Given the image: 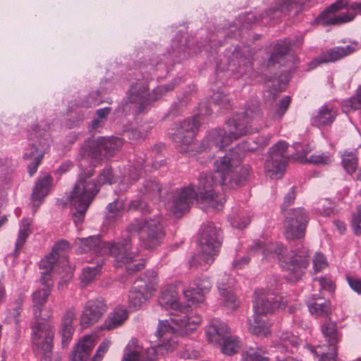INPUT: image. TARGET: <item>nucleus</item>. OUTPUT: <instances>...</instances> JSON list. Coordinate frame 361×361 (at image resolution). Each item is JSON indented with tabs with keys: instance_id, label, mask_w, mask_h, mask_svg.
Segmentation results:
<instances>
[{
	"instance_id": "obj_31",
	"label": "nucleus",
	"mask_w": 361,
	"mask_h": 361,
	"mask_svg": "<svg viewBox=\"0 0 361 361\" xmlns=\"http://www.w3.org/2000/svg\"><path fill=\"white\" fill-rule=\"evenodd\" d=\"M233 283L231 281L225 283L224 279L218 282V289L221 297V300L224 305L229 310H235L238 305L235 295L230 289V286Z\"/></svg>"
},
{
	"instance_id": "obj_27",
	"label": "nucleus",
	"mask_w": 361,
	"mask_h": 361,
	"mask_svg": "<svg viewBox=\"0 0 361 361\" xmlns=\"http://www.w3.org/2000/svg\"><path fill=\"white\" fill-rule=\"evenodd\" d=\"M336 116V110L333 106L324 104L312 116L311 122L317 127L327 126L334 121Z\"/></svg>"
},
{
	"instance_id": "obj_54",
	"label": "nucleus",
	"mask_w": 361,
	"mask_h": 361,
	"mask_svg": "<svg viewBox=\"0 0 361 361\" xmlns=\"http://www.w3.org/2000/svg\"><path fill=\"white\" fill-rule=\"evenodd\" d=\"M110 346V342L107 340H104L99 345L95 355L92 358V361H101L104 355L107 352Z\"/></svg>"
},
{
	"instance_id": "obj_20",
	"label": "nucleus",
	"mask_w": 361,
	"mask_h": 361,
	"mask_svg": "<svg viewBox=\"0 0 361 361\" xmlns=\"http://www.w3.org/2000/svg\"><path fill=\"white\" fill-rule=\"evenodd\" d=\"M281 343L276 345L274 350L275 357L277 361H300L290 355L293 350H288V345L293 348H297L302 341L290 332H283L280 336Z\"/></svg>"
},
{
	"instance_id": "obj_9",
	"label": "nucleus",
	"mask_w": 361,
	"mask_h": 361,
	"mask_svg": "<svg viewBox=\"0 0 361 361\" xmlns=\"http://www.w3.org/2000/svg\"><path fill=\"white\" fill-rule=\"evenodd\" d=\"M123 145V140L116 137L98 139H88L85 141L80 149V154L82 159L91 157L95 160L113 157Z\"/></svg>"
},
{
	"instance_id": "obj_16",
	"label": "nucleus",
	"mask_w": 361,
	"mask_h": 361,
	"mask_svg": "<svg viewBox=\"0 0 361 361\" xmlns=\"http://www.w3.org/2000/svg\"><path fill=\"white\" fill-rule=\"evenodd\" d=\"M285 235L287 239L300 240L305 237L308 214L302 207L290 209L285 213Z\"/></svg>"
},
{
	"instance_id": "obj_59",
	"label": "nucleus",
	"mask_w": 361,
	"mask_h": 361,
	"mask_svg": "<svg viewBox=\"0 0 361 361\" xmlns=\"http://www.w3.org/2000/svg\"><path fill=\"white\" fill-rule=\"evenodd\" d=\"M350 287L358 294H361V280L353 276H347Z\"/></svg>"
},
{
	"instance_id": "obj_26",
	"label": "nucleus",
	"mask_w": 361,
	"mask_h": 361,
	"mask_svg": "<svg viewBox=\"0 0 361 361\" xmlns=\"http://www.w3.org/2000/svg\"><path fill=\"white\" fill-rule=\"evenodd\" d=\"M95 344V336L87 335L81 338L71 355L72 361H85Z\"/></svg>"
},
{
	"instance_id": "obj_21",
	"label": "nucleus",
	"mask_w": 361,
	"mask_h": 361,
	"mask_svg": "<svg viewBox=\"0 0 361 361\" xmlns=\"http://www.w3.org/2000/svg\"><path fill=\"white\" fill-rule=\"evenodd\" d=\"M212 287L208 279H199L194 281L192 286L183 290V294L188 302L192 305H196L204 301V295L207 293Z\"/></svg>"
},
{
	"instance_id": "obj_28",
	"label": "nucleus",
	"mask_w": 361,
	"mask_h": 361,
	"mask_svg": "<svg viewBox=\"0 0 361 361\" xmlns=\"http://www.w3.org/2000/svg\"><path fill=\"white\" fill-rule=\"evenodd\" d=\"M113 242L104 243L101 247L102 252H109L113 256L109 250L106 248V244L112 243ZM116 243H118L116 241ZM75 245L78 247V251L79 252H87L94 250L97 252L100 249V239L97 236H90L88 238H77L75 240Z\"/></svg>"
},
{
	"instance_id": "obj_34",
	"label": "nucleus",
	"mask_w": 361,
	"mask_h": 361,
	"mask_svg": "<svg viewBox=\"0 0 361 361\" xmlns=\"http://www.w3.org/2000/svg\"><path fill=\"white\" fill-rule=\"evenodd\" d=\"M219 345L221 347L222 353L232 355L240 348L242 343L237 336L228 335Z\"/></svg>"
},
{
	"instance_id": "obj_41",
	"label": "nucleus",
	"mask_w": 361,
	"mask_h": 361,
	"mask_svg": "<svg viewBox=\"0 0 361 361\" xmlns=\"http://www.w3.org/2000/svg\"><path fill=\"white\" fill-rule=\"evenodd\" d=\"M243 361H269V357L265 356L261 349L249 348L242 353Z\"/></svg>"
},
{
	"instance_id": "obj_22",
	"label": "nucleus",
	"mask_w": 361,
	"mask_h": 361,
	"mask_svg": "<svg viewBox=\"0 0 361 361\" xmlns=\"http://www.w3.org/2000/svg\"><path fill=\"white\" fill-rule=\"evenodd\" d=\"M231 334L230 328L225 322L214 318L206 328L207 341L214 345H220L221 341Z\"/></svg>"
},
{
	"instance_id": "obj_58",
	"label": "nucleus",
	"mask_w": 361,
	"mask_h": 361,
	"mask_svg": "<svg viewBox=\"0 0 361 361\" xmlns=\"http://www.w3.org/2000/svg\"><path fill=\"white\" fill-rule=\"evenodd\" d=\"M129 209L132 210H140L142 212H148V206L147 204L140 200H135L130 202Z\"/></svg>"
},
{
	"instance_id": "obj_14",
	"label": "nucleus",
	"mask_w": 361,
	"mask_h": 361,
	"mask_svg": "<svg viewBox=\"0 0 361 361\" xmlns=\"http://www.w3.org/2000/svg\"><path fill=\"white\" fill-rule=\"evenodd\" d=\"M156 285L154 271H148L136 280L128 295L130 307L135 309L140 307L152 296Z\"/></svg>"
},
{
	"instance_id": "obj_53",
	"label": "nucleus",
	"mask_w": 361,
	"mask_h": 361,
	"mask_svg": "<svg viewBox=\"0 0 361 361\" xmlns=\"http://www.w3.org/2000/svg\"><path fill=\"white\" fill-rule=\"evenodd\" d=\"M39 154H42L44 155V151L39 149L35 144H30V147L26 149V152L23 155V159L25 160H30L32 159L37 157Z\"/></svg>"
},
{
	"instance_id": "obj_48",
	"label": "nucleus",
	"mask_w": 361,
	"mask_h": 361,
	"mask_svg": "<svg viewBox=\"0 0 361 361\" xmlns=\"http://www.w3.org/2000/svg\"><path fill=\"white\" fill-rule=\"evenodd\" d=\"M250 222V219L247 216L237 215L231 219V226L238 229L245 228Z\"/></svg>"
},
{
	"instance_id": "obj_64",
	"label": "nucleus",
	"mask_w": 361,
	"mask_h": 361,
	"mask_svg": "<svg viewBox=\"0 0 361 361\" xmlns=\"http://www.w3.org/2000/svg\"><path fill=\"white\" fill-rule=\"evenodd\" d=\"M29 235L30 234L26 233H25L23 231H18V237L16 243V251H18L23 247Z\"/></svg>"
},
{
	"instance_id": "obj_46",
	"label": "nucleus",
	"mask_w": 361,
	"mask_h": 361,
	"mask_svg": "<svg viewBox=\"0 0 361 361\" xmlns=\"http://www.w3.org/2000/svg\"><path fill=\"white\" fill-rule=\"evenodd\" d=\"M98 185L112 184L114 182V176L112 173L111 169L109 167L104 168L99 173L97 178Z\"/></svg>"
},
{
	"instance_id": "obj_32",
	"label": "nucleus",
	"mask_w": 361,
	"mask_h": 361,
	"mask_svg": "<svg viewBox=\"0 0 361 361\" xmlns=\"http://www.w3.org/2000/svg\"><path fill=\"white\" fill-rule=\"evenodd\" d=\"M322 332L329 346L336 347L341 338V335L337 329L336 324L331 320L326 321L322 326Z\"/></svg>"
},
{
	"instance_id": "obj_8",
	"label": "nucleus",
	"mask_w": 361,
	"mask_h": 361,
	"mask_svg": "<svg viewBox=\"0 0 361 361\" xmlns=\"http://www.w3.org/2000/svg\"><path fill=\"white\" fill-rule=\"evenodd\" d=\"M242 160L240 149H232L214 161L215 171L219 175L221 185L232 189L243 185L248 170L241 166Z\"/></svg>"
},
{
	"instance_id": "obj_19",
	"label": "nucleus",
	"mask_w": 361,
	"mask_h": 361,
	"mask_svg": "<svg viewBox=\"0 0 361 361\" xmlns=\"http://www.w3.org/2000/svg\"><path fill=\"white\" fill-rule=\"evenodd\" d=\"M106 305L101 299L91 300L86 302L80 317V324L87 328L97 322L106 312Z\"/></svg>"
},
{
	"instance_id": "obj_23",
	"label": "nucleus",
	"mask_w": 361,
	"mask_h": 361,
	"mask_svg": "<svg viewBox=\"0 0 361 361\" xmlns=\"http://www.w3.org/2000/svg\"><path fill=\"white\" fill-rule=\"evenodd\" d=\"M355 48L350 45L345 47H335L323 52L311 63L313 67L322 63H332L338 61L355 51Z\"/></svg>"
},
{
	"instance_id": "obj_13",
	"label": "nucleus",
	"mask_w": 361,
	"mask_h": 361,
	"mask_svg": "<svg viewBox=\"0 0 361 361\" xmlns=\"http://www.w3.org/2000/svg\"><path fill=\"white\" fill-rule=\"evenodd\" d=\"M53 327L44 321L36 322L32 327V343L41 361H49L52 353Z\"/></svg>"
},
{
	"instance_id": "obj_51",
	"label": "nucleus",
	"mask_w": 361,
	"mask_h": 361,
	"mask_svg": "<svg viewBox=\"0 0 361 361\" xmlns=\"http://www.w3.org/2000/svg\"><path fill=\"white\" fill-rule=\"evenodd\" d=\"M126 134L130 140H140L147 137V132L145 129L134 128L127 131Z\"/></svg>"
},
{
	"instance_id": "obj_29",
	"label": "nucleus",
	"mask_w": 361,
	"mask_h": 361,
	"mask_svg": "<svg viewBox=\"0 0 361 361\" xmlns=\"http://www.w3.org/2000/svg\"><path fill=\"white\" fill-rule=\"evenodd\" d=\"M43 285L42 288L37 290L32 294V312L36 319L42 318V310L51 293V286L48 282Z\"/></svg>"
},
{
	"instance_id": "obj_1",
	"label": "nucleus",
	"mask_w": 361,
	"mask_h": 361,
	"mask_svg": "<svg viewBox=\"0 0 361 361\" xmlns=\"http://www.w3.org/2000/svg\"><path fill=\"white\" fill-rule=\"evenodd\" d=\"M140 233V238L147 248H154L160 245L164 232L159 221L149 219L143 222L135 219L126 228V234L118 243L106 244V248L115 258L116 267H124L128 274H133L145 267L144 261L136 259V255L131 252V238Z\"/></svg>"
},
{
	"instance_id": "obj_61",
	"label": "nucleus",
	"mask_w": 361,
	"mask_h": 361,
	"mask_svg": "<svg viewBox=\"0 0 361 361\" xmlns=\"http://www.w3.org/2000/svg\"><path fill=\"white\" fill-rule=\"evenodd\" d=\"M252 69V63L249 59L243 58L239 61V70L238 72L241 74L246 73Z\"/></svg>"
},
{
	"instance_id": "obj_42",
	"label": "nucleus",
	"mask_w": 361,
	"mask_h": 361,
	"mask_svg": "<svg viewBox=\"0 0 361 361\" xmlns=\"http://www.w3.org/2000/svg\"><path fill=\"white\" fill-rule=\"evenodd\" d=\"M292 99L290 96H284L279 100L276 106V111L272 115V118L275 120H281L287 111Z\"/></svg>"
},
{
	"instance_id": "obj_33",
	"label": "nucleus",
	"mask_w": 361,
	"mask_h": 361,
	"mask_svg": "<svg viewBox=\"0 0 361 361\" xmlns=\"http://www.w3.org/2000/svg\"><path fill=\"white\" fill-rule=\"evenodd\" d=\"M128 317V312L124 309H116L110 314L102 326V329L111 330L119 326Z\"/></svg>"
},
{
	"instance_id": "obj_43",
	"label": "nucleus",
	"mask_w": 361,
	"mask_h": 361,
	"mask_svg": "<svg viewBox=\"0 0 361 361\" xmlns=\"http://www.w3.org/2000/svg\"><path fill=\"white\" fill-rule=\"evenodd\" d=\"M343 166L348 173H353L357 167V157L353 152L345 153L342 159Z\"/></svg>"
},
{
	"instance_id": "obj_45",
	"label": "nucleus",
	"mask_w": 361,
	"mask_h": 361,
	"mask_svg": "<svg viewBox=\"0 0 361 361\" xmlns=\"http://www.w3.org/2000/svg\"><path fill=\"white\" fill-rule=\"evenodd\" d=\"M123 202L116 200L114 202L109 204L107 206V217L110 219H114L118 218L123 210Z\"/></svg>"
},
{
	"instance_id": "obj_39",
	"label": "nucleus",
	"mask_w": 361,
	"mask_h": 361,
	"mask_svg": "<svg viewBox=\"0 0 361 361\" xmlns=\"http://www.w3.org/2000/svg\"><path fill=\"white\" fill-rule=\"evenodd\" d=\"M269 136H259L255 140H247L242 147L244 151L255 152L263 149L269 142Z\"/></svg>"
},
{
	"instance_id": "obj_38",
	"label": "nucleus",
	"mask_w": 361,
	"mask_h": 361,
	"mask_svg": "<svg viewBox=\"0 0 361 361\" xmlns=\"http://www.w3.org/2000/svg\"><path fill=\"white\" fill-rule=\"evenodd\" d=\"M141 192L154 201H159L161 197V188L156 180H146Z\"/></svg>"
},
{
	"instance_id": "obj_57",
	"label": "nucleus",
	"mask_w": 361,
	"mask_h": 361,
	"mask_svg": "<svg viewBox=\"0 0 361 361\" xmlns=\"http://www.w3.org/2000/svg\"><path fill=\"white\" fill-rule=\"evenodd\" d=\"M69 248V243L66 240H61L55 244L52 249V253L59 259L63 257L61 255V252Z\"/></svg>"
},
{
	"instance_id": "obj_55",
	"label": "nucleus",
	"mask_w": 361,
	"mask_h": 361,
	"mask_svg": "<svg viewBox=\"0 0 361 361\" xmlns=\"http://www.w3.org/2000/svg\"><path fill=\"white\" fill-rule=\"evenodd\" d=\"M353 228L356 235L361 233V205L357 208V213L353 218Z\"/></svg>"
},
{
	"instance_id": "obj_37",
	"label": "nucleus",
	"mask_w": 361,
	"mask_h": 361,
	"mask_svg": "<svg viewBox=\"0 0 361 361\" xmlns=\"http://www.w3.org/2000/svg\"><path fill=\"white\" fill-rule=\"evenodd\" d=\"M330 302L319 298V301L310 302L308 304L309 310L311 314L318 316L326 317L330 312Z\"/></svg>"
},
{
	"instance_id": "obj_35",
	"label": "nucleus",
	"mask_w": 361,
	"mask_h": 361,
	"mask_svg": "<svg viewBox=\"0 0 361 361\" xmlns=\"http://www.w3.org/2000/svg\"><path fill=\"white\" fill-rule=\"evenodd\" d=\"M59 258L51 252L49 255L43 258L39 262V269L42 270L41 282L44 284L48 282L49 273L54 267V264L56 262Z\"/></svg>"
},
{
	"instance_id": "obj_5",
	"label": "nucleus",
	"mask_w": 361,
	"mask_h": 361,
	"mask_svg": "<svg viewBox=\"0 0 361 361\" xmlns=\"http://www.w3.org/2000/svg\"><path fill=\"white\" fill-rule=\"evenodd\" d=\"M93 174L92 169L81 171L68 197L73 220L76 226L83 222L87 209L99 190V185L91 179Z\"/></svg>"
},
{
	"instance_id": "obj_63",
	"label": "nucleus",
	"mask_w": 361,
	"mask_h": 361,
	"mask_svg": "<svg viewBox=\"0 0 361 361\" xmlns=\"http://www.w3.org/2000/svg\"><path fill=\"white\" fill-rule=\"evenodd\" d=\"M32 220L29 218L23 219L20 225V231H23V233H26L27 234H30V226L32 224Z\"/></svg>"
},
{
	"instance_id": "obj_15",
	"label": "nucleus",
	"mask_w": 361,
	"mask_h": 361,
	"mask_svg": "<svg viewBox=\"0 0 361 361\" xmlns=\"http://www.w3.org/2000/svg\"><path fill=\"white\" fill-rule=\"evenodd\" d=\"M288 147L287 142L279 141L270 148L264 169L271 178L279 179L284 173L289 157L287 154Z\"/></svg>"
},
{
	"instance_id": "obj_36",
	"label": "nucleus",
	"mask_w": 361,
	"mask_h": 361,
	"mask_svg": "<svg viewBox=\"0 0 361 361\" xmlns=\"http://www.w3.org/2000/svg\"><path fill=\"white\" fill-rule=\"evenodd\" d=\"M293 44V42L289 39L276 44L269 59V64L274 65L277 63L278 59L286 55Z\"/></svg>"
},
{
	"instance_id": "obj_52",
	"label": "nucleus",
	"mask_w": 361,
	"mask_h": 361,
	"mask_svg": "<svg viewBox=\"0 0 361 361\" xmlns=\"http://www.w3.org/2000/svg\"><path fill=\"white\" fill-rule=\"evenodd\" d=\"M212 102L216 105L226 107L229 104V99L227 95L222 92H216L212 96Z\"/></svg>"
},
{
	"instance_id": "obj_44",
	"label": "nucleus",
	"mask_w": 361,
	"mask_h": 361,
	"mask_svg": "<svg viewBox=\"0 0 361 361\" xmlns=\"http://www.w3.org/2000/svg\"><path fill=\"white\" fill-rule=\"evenodd\" d=\"M332 161L331 157L329 153L313 154L306 157V162L314 164L325 165Z\"/></svg>"
},
{
	"instance_id": "obj_4",
	"label": "nucleus",
	"mask_w": 361,
	"mask_h": 361,
	"mask_svg": "<svg viewBox=\"0 0 361 361\" xmlns=\"http://www.w3.org/2000/svg\"><path fill=\"white\" fill-rule=\"evenodd\" d=\"M252 251L261 253L264 256L262 259H278L281 267L288 272L287 279L291 281L300 279L310 263L308 251L304 247L285 256L284 247L281 245L272 243L264 244L257 240L254 242L250 249V252Z\"/></svg>"
},
{
	"instance_id": "obj_30",
	"label": "nucleus",
	"mask_w": 361,
	"mask_h": 361,
	"mask_svg": "<svg viewBox=\"0 0 361 361\" xmlns=\"http://www.w3.org/2000/svg\"><path fill=\"white\" fill-rule=\"evenodd\" d=\"M249 331L257 336H267L270 333V323L267 319V316L253 314L248 319Z\"/></svg>"
},
{
	"instance_id": "obj_3",
	"label": "nucleus",
	"mask_w": 361,
	"mask_h": 361,
	"mask_svg": "<svg viewBox=\"0 0 361 361\" xmlns=\"http://www.w3.org/2000/svg\"><path fill=\"white\" fill-rule=\"evenodd\" d=\"M159 343L155 347L145 350L137 339H131L126 345L121 361H156L157 354L173 352L178 346V336L175 329L168 320H160L156 331Z\"/></svg>"
},
{
	"instance_id": "obj_62",
	"label": "nucleus",
	"mask_w": 361,
	"mask_h": 361,
	"mask_svg": "<svg viewBox=\"0 0 361 361\" xmlns=\"http://www.w3.org/2000/svg\"><path fill=\"white\" fill-rule=\"evenodd\" d=\"M315 281H318L321 288L327 290L329 291L334 290L333 283L329 279L321 277L317 280L315 279Z\"/></svg>"
},
{
	"instance_id": "obj_11",
	"label": "nucleus",
	"mask_w": 361,
	"mask_h": 361,
	"mask_svg": "<svg viewBox=\"0 0 361 361\" xmlns=\"http://www.w3.org/2000/svg\"><path fill=\"white\" fill-rule=\"evenodd\" d=\"M171 84L157 87L152 92H149L147 84L144 81H139L131 85L128 92V101L135 105L137 112L141 113L147 106L158 99L164 92L173 89Z\"/></svg>"
},
{
	"instance_id": "obj_6",
	"label": "nucleus",
	"mask_w": 361,
	"mask_h": 361,
	"mask_svg": "<svg viewBox=\"0 0 361 361\" xmlns=\"http://www.w3.org/2000/svg\"><path fill=\"white\" fill-rule=\"evenodd\" d=\"M159 305L166 310H173L177 312L170 318L171 323L178 326L182 334H188L200 325L202 322L201 316L194 311L188 302L182 305L178 300V293L174 287L163 290L159 298Z\"/></svg>"
},
{
	"instance_id": "obj_47",
	"label": "nucleus",
	"mask_w": 361,
	"mask_h": 361,
	"mask_svg": "<svg viewBox=\"0 0 361 361\" xmlns=\"http://www.w3.org/2000/svg\"><path fill=\"white\" fill-rule=\"evenodd\" d=\"M313 268L315 272H319L327 267V261L324 255L317 252L312 259Z\"/></svg>"
},
{
	"instance_id": "obj_24",
	"label": "nucleus",
	"mask_w": 361,
	"mask_h": 361,
	"mask_svg": "<svg viewBox=\"0 0 361 361\" xmlns=\"http://www.w3.org/2000/svg\"><path fill=\"white\" fill-rule=\"evenodd\" d=\"M52 180L53 178L50 174H44L37 180L31 195L35 212L48 195Z\"/></svg>"
},
{
	"instance_id": "obj_49",
	"label": "nucleus",
	"mask_w": 361,
	"mask_h": 361,
	"mask_svg": "<svg viewBox=\"0 0 361 361\" xmlns=\"http://www.w3.org/2000/svg\"><path fill=\"white\" fill-rule=\"evenodd\" d=\"M22 304H23V299L22 298H18L13 303L12 307L9 309L8 314L9 315L13 317L16 322H18V317L20 316L21 312H22Z\"/></svg>"
},
{
	"instance_id": "obj_56",
	"label": "nucleus",
	"mask_w": 361,
	"mask_h": 361,
	"mask_svg": "<svg viewBox=\"0 0 361 361\" xmlns=\"http://www.w3.org/2000/svg\"><path fill=\"white\" fill-rule=\"evenodd\" d=\"M345 106L349 110H357L361 108V98L355 94L353 97L345 102Z\"/></svg>"
},
{
	"instance_id": "obj_12",
	"label": "nucleus",
	"mask_w": 361,
	"mask_h": 361,
	"mask_svg": "<svg viewBox=\"0 0 361 361\" xmlns=\"http://www.w3.org/2000/svg\"><path fill=\"white\" fill-rule=\"evenodd\" d=\"M357 14H361V2L336 1L320 14L319 19L323 25H341L353 20Z\"/></svg>"
},
{
	"instance_id": "obj_17",
	"label": "nucleus",
	"mask_w": 361,
	"mask_h": 361,
	"mask_svg": "<svg viewBox=\"0 0 361 361\" xmlns=\"http://www.w3.org/2000/svg\"><path fill=\"white\" fill-rule=\"evenodd\" d=\"M198 127L199 121L197 116L179 123L176 133L172 135V140L180 152L186 153L193 151L195 145L193 138Z\"/></svg>"
},
{
	"instance_id": "obj_25",
	"label": "nucleus",
	"mask_w": 361,
	"mask_h": 361,
	"mask_svg": "<svg viewBox=\"0 0 361 361\" xmlns=\"http://www.w3.org/2000/svg\"><path fill=\"white\" fill-rule=\"evenodd\" d=\"M77 314L76 309L73 307L68 308L61 319V335L62 336V345L66 346L72 339L75 331L73 322Z\"/></svg>"
},
{
	"instance_id": "obj_7",
	"label": "nucleus",
	"mask_w": 361,
	"mask_h": 361,
	"mask_svg": "<svg viewBox=\"0 0 361 361\" xmlns=\"http://www.w3.org/2000/svg\"><path fill=\"white\" fill-rule=\"evenodd\" d=\"M250 110H246L242 118L237 116L226 123V130H213L202 141V150L205 149H216L221 150L233 140L252 133V128L248 124Z\"/></svg>"
},
{
	"instance_id": "obj_50",
	"label": "nucleus",
	"mask_w": 361,
	"mask_h": 361,
	"mask_svg": "<svg viewBox=\"0 0 361 361\" xmlns=\"http://www.w3.org/2000/svg\"><path fill=\"white\" fill-rule=\"evenodd\" d=\"M316 354L319 357V361H336L337 357V347H331L330 352L326 353L324 352L316 351Z\"/></svg>"
},
{
	"instance_id": "obj_10",
	"label": "nucleus",
	"mask_w": 361,
	"mask_h": 361,
	"mask_svg": "<svg viewBox=\"0 0 361 361\" xmlns=\"http://www.w3.org/2000/svg\"><path fill=\"white\" fill-rule=\"evenodd\" d=\"M200 265L212 264L221 246L220 230L214 224H203L200 233Z\"/></svg>"
},
{
	"instance_id": "obj_40",
	"label": "nucleus",
	"mask_w": 361,
	"mask_h": 361,
	"mask_svg": "<svg viewBox=\"0 0 361 361\" xmlns=\"http://www.w3.org/2000/svg\"><path fill=\"white\" fill-rule=\"evenodd\" d=\"M103 264V259H99L97 262V266L87 267L83 269L82 273V281L84 283H88L92 281L95 276L100 272L102 265Z\"/></svg>"
},
{
	"instance_id": "obj_2",
	"label": "nucleus",
	"mask_w": 361,
	"mask_h": 361,
	"mask_svg": "<svg viewBox=\"0 0 361 361\" xmlns=\"http://www.w3.org/2000/svg\"><path fill=\"white\" fill-rule=\"evenodd\" d=\"M216 185L212 174L202 173L197 185V191L191 184L180 188L167 200L165 207L177 217L189 211L195 200L215 210H221L225 200L222 195L215 192Z\"/></svg>"
},
{
	"instance_id": "obj_18",
	"label": "nucleus",
	"mask_w": 361,
	"mask_h": 361,
	"mask_svg": "<svg viewBox=\"0 0 361 361\" xmlns=\"http://www.w3.org/2000/svg\"><path fill=\"white\" fill-rule=\"evenodd\" d=\"M288 301L281 296L275 295L267 291L255 292L253 299L254 314L267 316L273 312L276 308L285 307Z\"/></svg>"
},
{
	"instance_id": "obj_60",
	"label": "nucleus",
	"mask_w": 361,
	"mask_h": 361,
	"mask_svg": "<svg viewBox=\"0 0 361 361\" xmlns=\"http://www.w3.org/2000/svg\"><path fill=\"white\" fill-rule=\"evenodd\" d=\"M43 158L42 154H39L37 157H35V160L28 165V173L30 176H32L37 171L38 166L42 161Z\"/></svg>"
}]
</instances>
